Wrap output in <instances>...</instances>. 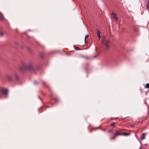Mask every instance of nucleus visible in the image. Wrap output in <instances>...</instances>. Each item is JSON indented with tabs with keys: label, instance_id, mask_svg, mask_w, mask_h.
<instances>
[{
	"label": "nucleus",
	"instance_id": "nucleus-1",
	"mask_svg": "<svg viewBox=\"0 0 149 149\" xmlns=\"http://www.w3.org/2000/svg\"><path fill=\"white\" fill-rule=\"evenodd\" d=\"M19 69L22 71L27 70L31 71L33 70V68L31 64L28 65L23 63L22 66L19 67Z\"/></svg>",
	"mask_w": 149,
	"mask_h": 149
},
{
	"label": "nucleus",
	"instance_id": "nucleus-2",
	"mask_svg": "<svg viewBox=\"0 0 149 149\" xmlns=\"http://www.w3.org/2000/svg\"><path fill=\"white\" fill-rule=\"evenodd\" d=\"M2 95L4 96H7L8 95V90L7 88H3L1 90Z\"/></svg>",
	"mask_w": 149,
	"mask_h": 149
},
{
	"label": "nucleus",
	"instance_id": "nucleus-3",
	"mask_svg": "<svg viewBox=\"0 0 149 149\" xmlns=\"http://www.w3.org/2000/svg\"><path fill=\"white\" fill-rule=\"evenodd\" d=\"M102 42L104 44L105 46V49H107L109 47V44L110 43V42L109 40H106L105 41H103Z\"/></svg>",
	"mask_w": 149,
	"mask_h": 149
},
{
	"label": "nucleus",
	"instance_id": "nucleus-4",
	"mask_svg": "<svg viewBox=\"0 0 149 149\" xmlns=\"http://www.w3.org/2000/svg\"><path fill=\"white\" fill-rule=\"evenodd\" d=\"M96 32L97 33V36L99 38V40H100L101 38V36L100 35V32L98 29H96Z\"/></svg>",
	"mask_w": 149,
	"mask_h": 149
},
{
	"label": "nucleus",
	"instance_id": "nucleus-5",
	"mask_svg": "<svg viewBox=\"0 0 149 149\" xmlns=\"http://www.w3.org/2000/svg\"><path fill=\"white\" fill-rule=\"evenodd\" d=\"M121 133L119 132V131H118V130H116V132L114 133V135L115 136H121L122 135Z\"/></svg>",
	"mask_w": 149,
	"mask_h": 149
},
{
	"label": "nucleus",
	"instance_id": "nucleus-6",
	"mask_svg": "<svg viewBox=\"0 0 149 149\" xmlns=\"http://www.w3.org/2000/svg\"><path fill=\"white\" fill-rule=\"evenodd\" d=\"M112 15L113 16V17L116 20H118V18L116 16V15L115 13L112 12Z\"/></svg>",
	"mask_w": 149,
	"mask_h": 149
},
{
	"label": "nucleus",
	"instance_id": "nucleus-7",
	"mask_svg": "<svg viewBox=\"0 0 149 149\" xmlns=\"http://www.w3.org/2000/svg\"><path fill=\"white\" fill-rule=\"evenodd\" d=\"M145 135H146V134L145 133H143L142 134V135L141 137V140H144L145 139Z\"/></svg>",
	"mask_w": 149,
	"mask_h": 149
},
{
	"label": "nucleus",
	"instance_id": "nucleus-8",
	"mask_svg": "<svg viewBox=\"0 0 149 149\" xmlns=\"http://www.w3.org/2000/svg\"><path fill=\"white\" fill-rule=\"evenodd\" d=\"M4 18L2 14L0 13V19L1 20L3 21L4 20Z\"/></svg>",
	"mask_w": 149,
	"mask_h": 149
},
{
	"label": "nucleus",
	"instance_id": "nucleus-9",
	"mask_svg": "<svg viewBox=\"0 0 149 149\" xmlns=\"http://www.w3.org/2000/svg\"><path fill=\"white\" fill-rule=\"evenodd\" d=\"M130 135V133H127V132H124L122 133V135H123L124 136H127Z\"/></svg>",
	"mask_w": 149,
	"mask_h": 149
},
{
	"label": "nucleus",
	"instance_id": "nucleus-10",
	"mask_svg": "<svg viewBox=\"0 0 149 149\" xmlns=\"http://www.w3.org/2000/svg\"><path fill=\"white\" fill-rule=\"evenodd\" d=\"M8 79L10 81H11L12 80V76L10 75H9L8 76Z\"/></svg>",
	"mask_w": 149,
	"mask_h": 149
},
{
	"label": "nucleus",
	"instance_id": "nucleus-11",
	"mask_svg": "<svg viewBox=\"0 0 149 149\" xmlns=\"http://www.w3.org/2000/svg\"><path fill=\"white\" fill-rule=\"evenodd\" d=\"M146 7L147 8H149V0L147 2Z\"/></svg>",
	"mask_w": 149,
	"mask_h": 149
},
{
	"label": "nucleus",
	"instance_id": "nucleus-12",
	"mask_svg": "<svg viewBox=\"0 0 149 149\" xmlns=\"http://www.w3.org/2000/svg\"><path fill=\"white\" fill-rule=\"evenodd\" d=\"M145 88H148L149 89V84H146L145 86Z\"/></svg>",
	"mask_w": 149,
	"mask_h": 149
},
{
	"label": "nucleus",
	"instance_id": "nucleus-13",
	"mask_svg": "<svg viewBox=\"0 0 149 149\" xmlns=\"http://www.w3.org/2000/svg\"><path fill=\"white\" fill-rule=\"evenodd\" d=\"M116 136H115V135H114V136L112 138H111V140H113L114 139H115Z\"/></svg>",
	"mask_w": 149,
	"mask_h": 149
},
{
	"label": "nucleus",
	"instance_id": "nucleus-14",
	"mask_svg": "<svg viewBox=\"0 0 149 149\" xmlns=\"http://www.w3.org/2000/svg\"><path fill=\"white\" fill-rule=\"evenodd\" d=\"M118 131H119V132L121 133V132L123 130L120 129H118Z\"/></svg>",
	"mask_w": 149,
	"mask_h": 149
},
{
	"label": "nucleus",
	"instance_id": "nucleus-15",
	"mask_svg": "<svg viewBox=\"0 0 149 149\" xmlns=\"http://www.w3.org/2000/svg\"><path fill=\"white\" fill-rule=\"evenodd\" d=\"M113 129L110 130H109V133H112L113 132Z\"/></svg>",
	"mask_w": 149,
	"mask_h": 149
},
{
	"label": "nucleus",
	"instance_id": "nucleus-16",
	"mask_svg": "<svg viewBox=\"0 0 149 149\" xmlns=\"http://www.w3.org/2000/svg\"><path fill=\"white\" fill-rule=\"evenodd\" d=\"M89 35H86V37H85V39H84V41H85V42H86V38H88L89 37Z\"/></svg>",
	"mask_w": 149,
	"mask_h": 149
},
{
	"label": "nucleus",
	"instance_id": "nucleus-17",
	"mask_svg": "<svg viewBox=\"0 0 149 149\" xmlns=\"http://www.w3.org/2000/svg\"><path fill=\"white\" fill-rule=\"evenodd\" d=\"M138 30V29H137L136 28H134V30L135 32H137Z\"/></svg>",
	"mask_w": 149,
	"mask_h": 149
},
{
	"label": "nucleus",
	"instance_id": "nucleus-18",
	"mask_svg": "<svg viewBox=\"0 0 149 149\" xmlns=\"http://www.w3.org/2000/svg\"><path fill=\"white\" fill-rule=\"evenodd\" d=\"M115 123H112L111 124V125L110 126H113V127H114V125H115Z\"/></svg>",
	"mask_w": 149,
	"mask_h": 149
},
{
	"label": "nucleus",
	"instance_id": "nucleus-19",
	"mask_svg": "<svg viewBox=\"0 0 149 149\" xmlns=\"http://www.w3.org/2000/svg\"><path fill=\"white\" fill-rule=\"evenodd\" d=\"M3 35V33L1 31H0V35L1 36H2Z\"/></svg>",
	"mask_w": 149,
	"mask_h": 149
},
{
	"label": "nucleus",
	"instance_id": "nucleus-20",
	"mask_svg": "<svg viewBox=\"0 0 149 149\" xmlns=\"http://www.w3.org/2000/svg\"><path fill=\"white\" fill-rule=\"evenodd\" d=\"M55 100H56L57 101H58V99L57 98H55Z\"/></svg>",
	"mask_w": 149,
	"mask_h": 149
},
{
	"label": "nucleus",
	"instance_id": "nucleus-21",
	"mask_svg": "<svg viewBox=\"0 0 149 149\" xmlns=\"http://www.w3.org/2000/svg\"><path fill=\"white\" fill-rule=\"evenodd\" d=\"M34 84H37V83H36V81H35L34 82Z\"/></svg>",
	"mask_w": 149,
	"mask_h": 149
},
{
	"label": "nucleus",
	"instance_id": "nucleus-22",
	"mask_svg": "<svg viewBox=\"0 0 149 149\" xmlns=\"http://www.w3.org/2000/svg\"><path fill=\"white\" fill-rule=\"evenodd\" d=\"M97 56H94V58H95Z\"/></svg>",
	"mask_w": 149,
	"mask_h": 149
},
{
	"label": "nucleus",
	"instance_id": "nucleus-23",
	"mask_svg": "<svg viewBox=\"0 0 149 149\" xmlns=\"http://www.w3.org/2000/svg\"><path fill=\"white\" fill-rule=\"evenodd\" d=\"M44 84V85H46L44 83V84Z\"/></svg>",
	"mask_w": 149,
	"mask_h": 149
},
{
	"label": "nucleus",
	"instance_id": "nucleus-24",
	"mask_svg": "<svg viewBox=\"0 0 149 149\" xmlns=\"http://www.w3.org/2000/svg\"><path fill=\"white\" fill-rule=\"evenodd\" d=\"M141 149V147L139 149Z\"/></svg>",
	"mask_w": 149,
	"mask_h": 149
}]
</instances>
